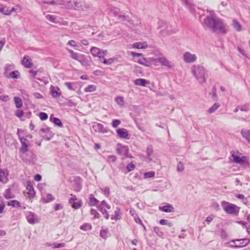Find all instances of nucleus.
Masks as SVG:
<instances>
[{
  "mask_svg": "<svg viewBox=\"0 0 250 250\" xmlns=\"http://www.w3.org/2000/svg\"><path fill=\"white\" fill-rule=\"evenodd\" d=\"M115 101L117 104L120 106L121 107H123L125 104V101L123 97L118 96L116 97L115 99Z\"/></svg>",
  "mask_w": 250,
  "mask_h": 250,
  "instance_id": "72a5a7b5",
  "label": "nucleus"
},
{
  "mask_svg": "<svg viewBox=\"0 0 250 250\" xmlns=\"http://www.w3.org/2000/svg\"><path fill=\"white\" fill-rule=\"evenodd\" d=\"M217 88L215 86H214L212 89V97L215 98H217Z\"/></svg>",
  "mask_w": 250,
  "mask_h": 250,
  "instance_id": "338daca9",
  "label": "nucleus"
},
{
  "mask_svg": "<svg viewBox=\"0 0 250 250\" xmlns=\"http://www.w3.org/2000/svg\"><path fill=\"white\" fill-rule=\"evenodd\" d=\"M220 104L218 103H215L208 110L209 114L214 113L220 106Z\"/></svg>",
  "mask_w": 250,
  "mask_h": 250,
  "instance_id": "473e14b6",
  "label": "nucleus"
},
{
  "mask_svg": "<svg viewBox=\"0 0 250 250\" xmlns=\"http://www.w3.org/2000/svg\"><path fill=\"white\" fill-rule=\"evenodd\" d=\"M102 228H103V227H102ZM108 229L107 228L102 229L100 231V236L102 238L105 240L108 237Z\"/></svg>",
  "mask_w": 250,
  "mask_h": 250,
  "instance_id": "7c9ffc66",
  "label": "nucleus"
},
{
  "mask_svg": "<svg viewBox=\"0 0 250 250\" xmlns=\"http://www.w3.org/2000/svg\"><path fill=\"white\" fill-rule=\"evenodd\" d=\"M98 209L103 215H104V218L106 219L107 220L109 219V215L105 209L103 208V207H101V206H99L98 207Z\"/></svg>",
  "mask_w": 250,
  "mask_h": 250,
  "instance_id": "4c0bfd02",
  "label": "nucleus"
},
{
  "mask_svg": "<svg viewBox=\"0 0 250 250\" xmlns=\"http://www.w3.org/2000/svg\"><path fill=\"white\" fill-rule=\"evenodd\" d=\"M3 196L6 199L13 198L15 197V194L12 192L11 188H8L5 190L3 193Z\"/></svg>",
  "mask_w": 250,
  "mask_h": 250,
  "instance_id": "a878e982",
  "label": "nucleus"
},
{
  "mask_svg": "<svg viewBox=\"0 0 250 250\" xmlns=\"http://www.w3.org/2000/svg\"><path fill=\"white\" fill-rule=\"evenodd\" d=\"M13 67H14V65L12 64H6V65L5 66V69H5L4 74H6L7 73L8 71L13 69Z\"/></svg>",
  "mask_w": 250,
  "mask_h": 250,
  "instance_id": "603ef678",
  "label": "nucleus"
},
{
  "mask_svg": "<svg viewBox=\"0 0 250 250\" xmlns=\"http://www.w3.org/2000/svg\"><path fill=\"white\" fill-rule=\"evenodd\" d=\"M147 159L149 162L152 160V155L153 153V147L151 145H148L147 147L146 150Z\"/></svg>",
  "mask_w": 250,
  "mask_h": 250,
  "instance_id": "5701e85b",
  "label": "nucleus"
},
{
  "mask_svg": "<svg viewBox=\"0 0 250 250\" xmlns=\"http://www.w3.org/2000/svg\"><path fill=\"white\" fill-rule=\"evenodd\" d=\"M21 11V9L20 7L16 6V7H12V8H9V7H4L3 8H0V12L4 15H9L11 14L13 12H19Z\"/></svg>",
  "mask_w": 250,
  "mask_h": 250,
  "instance_id": "1a4fd4ad",
  "label": "nucleus"
},
{
  "mask_svg": "<svg viewBox=\"0 0 250 250\" xmlns=\"http://www.w3.org/2000/svg\"><path fill=\"white\" fill-rule=\"evenodd\" d=\"M149 82L144 79H137L134 82V83L136 85L145 86L146 84H149Z\"/></svg>",
  "mask_w": 250,
  "mask_h": 250,
  "instance_id": "aec40b11",
  "label": "nucleus"
},
{
  "mask_svg": "<svg viewBox=\"0 0 250 250\" xmlns=\"http://www.w3.org/2000/svg\"><path fill=\"white\" fill-rule=\"evenodd\" d=\"M90 213L94 216L95 218H99L101 217L100 213H98L95 209H91L90 210Z\"/></svg>",
  "mask_w": 250,
  "mask_h": 250,
  "instance_id": "de8ad7c7",
  "label": "nucleus"
},
{
  "mask_svg": "<svg viewBox=\"0 0 250 250\" xmlns=\"http://www.w3.org/2000/svg\"><path fill=\"white\" fill-rule=\"evenodd\" d=\"M14 101L17 108H20L22 107V101L20 98L18 97H15L14 98Z\"/></svg>",
  "mask_w": 250,
  "mask_h": 250,
  "instance_id": "f704fd0d",
  "label": "nucleus"
},
{
  "mask_svg": "<svg viewBox=\"0 0 250 250\" xmlns=\"http://www.w3.org/2000/svg\"><path fill=\"white\" fill-rule=\"evenodd\" d=\"M158 62L162 64V65L171 68L173 67V65L171 62H169L165 57H160L158 59Z\"/></svg>",
  "mask_w": 250,
  "mask_h": 250,
  "instance_id": "ddd939ff",
  "label": "nucleus"
},
{
  "mask_svg": "<svg viewBox=\"0 0 250 250\" xmlns=\"http://www.w3.org/2000/svg\"><path fill=\"white\" fill-rule=\"evenodd\" d=\"M232 25L236 31L238 32L242 31V25L236 20H233Z\"/></svg>",
  "mask_w": 250,
  "mask_h": 250,
  "instance_id": "2f4dec72",
  "label": "nucleus"
},
{
  "mask_svg": "<svg viewBox=\"0 0 250 250\" xmlns=\"http://www.w3.org/2000/svg\"><path fill=\"white\" fill-rule=\"evenodd\" d=\"M25 216L28 222L30 224H34L39 222L37 215L33 212L27 211Z\"/></svg>",
  "mask_w": 250,
  "mask_h": 250,
  "instance_id": "6e6552de",
  "label": "nucleus"
},
{
  "mask_svg": "<svg viewBox=\"0 0 250 250\" xmlns=\"http://www.w3.org/2000/svg\"><path fill=\"white\" fill-rule=\"evenodd\" d=\"M241 134L243 137L250 144V130L242 129L241 131Z\"/></svg>",
  "mask_w": 250,
  "mask_h": 250,
  "instance_id": "b1692460",
  "label": "nucleus"
},
{
  "mask_svg": "<svg viewBox=\"0 0 250 250\" xmlns=\"http://www.w3.org/2000/svg\"><path fill=\"white\" fill-rule=\"evenodd\" d=\"M73 84L70 82H66L64 83V85L70 90H75V89L73 87Z\"/></svg>",
  "mask_w": 250,
  "mask_h": 250,
  "instance_id": "5fc2aeb1",
  "label": "nucleus"
},
{
  "mask_svg": "<svg viewBox=\"0 0 250 250\" xmlns=\"http://www.w3.org/2000/svg\"><path fill=\"white\" fill-rule=\"evenodd\" d=\"M239 109L242 111H248L249 110V105L248 104H244L239 107Z\"/></svg>",
  "mask_w": 250,
  "mask_h": 250,
  "instance_id": "864d4df0",
  "label": "nucleus"
},
{
  "mask_svg": "<svg viewBox=\"0 0 250 250\" xmlns=\"http://www.w3.org/2000/svg\"><path fill=\"white\" fill-rule=\"evenodd\" d=\"M96 90V86L93 84L89 85L84 89V91L86 92H92Z\"/></svg>",
  "mask_w": 250,
  "mask_h": 250,
  "instance_id": "ea45409f",
  "label": "nucleus"
},
{
  "mask_svg": "<svg viewBox=\"0 0 250 250\" xmlns=\"http://www.w3.org/2000/svg\"><path fill=\"white\" fill-rule=\"evenodd\" d=\"M133 46L134 47L136 48L142 49L146 48L147 46V44L146 42H144L143 43L136 42L134 43Z\"/></svg>",
  "mask_w": 250,
  "mask_h": 250,
  "instance_id": "e433bc0d",
  "label": "nucleus"
},
{
  "mask_svg": "<svg viewBox=\"0 0 250 250\" xmlns=\"http://www.w3.org/2000/svg\"><path fill=\"white\" fill-rule=\"evenodd\" d=\"M221 205L225 211L228 214L237 215L239 212L240 208L233 204L224 201L222 202Z\"/></svg>",
  "mask_w": 250,
  "mask_h": 250,
  "instance_id": "7ed1b4c3",
  "label": "nucleus"
},
{
  "mask_svg": "<svg viewBox=\"0 0 250 250\" xmlns=\"http://www.w3.org/2000/svg\"><path fill=\"white\" fill-rule=\"evenodd\" d=\"M102 207L103 206L105 207L107 209H110L111 208V206L110 205L107 203V202L105 200H103L101 203V205L99 206Z\"/></svg>",
  "mask_w": 250,
  "mask_h": 250,
  "instance_id": "13d9d810",
  "label": "nucleus"
},
{
  "mask_svg": "<svg viewBox=\"0 0 250 250\" xmlns=\"http://www.w3.org/2000/svg\"><path fill=\"white\" fill-rule=\"evenodd\" d=\"M100 49L96 47H92L90 49V52L94 57H97L98 53L100 52Z\"/></svg>",
  "mask_w": 250,
  "mask_h": 250,
  "instance_id": "a19ab883",
  "label": "nucleus"
},
{
  "mask_svg": "<svg viewBox=\"0 0 250 250\" xmlns=\"http://www.w3.org/2000/svg\"><path fill=\"white\" fill-rule=\"evenodd\" d=\"M67 50L70 54L71 58L75 60L78 61V62L83 55L80 53L75 52L73 50L71 49H67Z\"/></svg>",
  "mask_w": 250,
  "mask_h": 250,
  "instance_id": "412c9836",
  "label": "nucleus"
},
{
  "mask_svg": "<svg viewBox=\"0 0 250 250\" xmlns=\"http://www.w3.org/2000/svg\"><path fill=\"white\" fill-rule=\"evenodd\" d=\"M65 246L64 243H55L54 244V248H59L63 247Z\"/></svg>",
  "mask_w": 250,
  "mask_h": 250,
  "instance_id": "774afa93",
  "label": "nucleus"
},
{
  "mask_svg": "<svg viewBox=\"0 0 250 250\" xmlns=\"http://www.w3.org/2000/svg\"><path fill=\"white\" fill-rule=\"evenodd\" d=\"M177 171L179 172H182L184 169V166L181 162H179L177 166Z\"/></svg>",
  "mask_w": 250,
  "mask_h": 250,
  "instance_id": "052dcab7",
  "label": "nucleus"
},
{
  "mask_svg": "<svg viewBox=\"0 0 250 250\" xmlns=\"http://www.w3.org/2000/svg\"><path fill=\"white\" fill-rule=\"evenodd\" d=\"M192 75L200 83H204L206 82L208 77V71L205 68L199 64L194 65L191 68Z\"/></svg>",
  "mask_w": 250,
  "mask_h": 250,
  "instance_id": "f03ea898",
  "label": "nucleus"
},
{
  "mask_svg": "<svg viewBox=\"0 0 250 250\" xmlns=\"http://www.w3.org/2000/svg\"><path fill=\"white\" fill-rule=\"evenodd\" d=\"M50 90L52 96L54 98H58L61 94V92L60 91V89L58 87L51 85Z\"/></svg>",
  "mask_w": 250,
  "mask_h": 250,
  "instance_id": "6ab92c4d",
  "label": "nucleus"
},
{
  "mask_svg": "<svg viewBox=\"0 0 250 250\" xmlns=\"http://www.w3.org/2000/svg\"><path fill=\"white\" fill-rule=\"evenodd\" d=\"M153 230L159 237H162L164 235L163 232H162L160 228L158 227H154L153 228Z\"/></svg>",
  "mask_w": 250,
  "mask_h": 250,
  "instance_id": "a18cd8bd",
  "label": "nucleus"
},
{
  "mask_svg": "<svg viewBox=\"0 0 250 250\" xmlns=\"http://www.w3.org/2000/svg\"><path fill=\"white\" fill-rule=\"evenodd\" d=\"M7 77L13 79H17L19 77V72L18 71H12Z\"/></svg>",
  "mask_w": 250,
  "mask_h": 250,
  "instance_id": "c03bdc74",
  "label": "nucleus"
},
{
  "mask_svg": "<svg viewBox=\"0 0 250 250\" xmlns=\"http://www.w3.org/2000/svg\"><path fill=\"white\" fill-rule=\"evenodd\" d=\"M155 175V172L154 171H149L146 172L144 173V178H152Z\"/></svg>",
  "mask_w": 250,
  "mask_h": 250,
  "instance_id": "49530a36",
  "label": "nucleus"
},
{
  "mask_svg": "<svg viewBox=\"0 0 250 250\" xmlns=\"http://www.w3.org/2000/svg\"><path fill=\"white\" fill-rule=\"evenodd\" d=\"M122 212L119 208L116 207L114 211V215L111 216V219L113 220H119L121 219Z\"/></svg>",
  "mask_w": 250,
  "mask_h": 250,
  "instance_id": "a211bd4d",
  "label": "nucleus"
},
{
  "mask_svg": "<svg viewBox=\"0 0 250 250\" xmlns=\"http://www.w3.org/2000/svg\"><path fill=\"white\" fill-rule=\"evenodd\" d=\"M116 151L117 154L120 155H123L126 157H129V148L127 146L118 144L117 146Z\"/></svg>",
  "mask_w": 250,
  "mask_h": 250,
  "instance_id": "423d86ee",
  "label": "nucleus"
},
{
  "mask_svg": "<svg viewBox=\"0 0 250 250\" xmlns=\"http://www.w3.org/2000/svg\"><path fill=\"white\" fill-rule=\"evenodd\" d=\"M92 128L96 132L105 133L108 132V129L104 128V126L100 123L93 125Z\"/></svg>",
  "mask_w": 250,
  "mask_h": 250,
  "instance_id": "f8f14e48",
  "label": "nucleus"
},
{
  "mask_svg": "<svg viewBox=\"0 0 250 250\" xmlns=\"http://www.w3.org/2000/svg\"><path fill=\"white\" fill-rule=\"evenodd\" d=\"M89 205L90 206H96L99 203V201L97 200L94 196L93 194H90L89 195Z\"/></svg>",
  "mask_w": 250,
  "mask_h": 250,
  "instance_id": "bb28decb",
  "label": "nucleus"
},
{
  "mask_svg": "<svg viewBox=\"0 0 250 250\" xmlns=\"http://www.w3.org/2000/svg\"><path fill=\"white\" fill-rule=\"evenodd\" d=\"M135 165L131 163L129 164L126 167L128 172L133 170L135 168Z\"/></svg>",
  "mask_w": 250,
  "mask_h": 250,
  "instance_id": "680f3d73",
  "label": "nucleus"
},
{
  "mask_svg": "<svg viewBox=\"0 0 250 250\" xmlns=\"http://www.w3.org/2000/svg\"><path fill=\"white\" fill-rule=\"evenodd\" d=\"M185 5L189 9L192 13H194L195 12V6L192 3V1H185Z\"/></svg>",
  "mask_w": 250,
  "mask_h": 250,
  "instance_id": "c85d7f7f",
  "label": "nucleus"
},
{
  "mask_svg": "<svg viewBox=\"0 0 250 250\" xmlns=\"http://www.w3.org/2000/svg\"><path fill=\"white\" fill-rule=\"evenodd\" d=\"M50 120L54 123V124L60 127H62V124L61 121L58 118L53 117V115H51L50 117Z\"/></svg>",
  "mask_w": 250,
  "mask_h": 250,
  "instance_id": "c756f323",
  "label": "nucleus"
},
{
  "mask_svg": "<svg viewBox=\"0 0 250 250\" xmlns=\"http://www.w3.org/2000/svg\"><path fill=\"white\" fill-rule=\"evenodd\" d=\"M79 62L84 66H88L90 65V61L84 55H83Z\"/></svg>",
  "mask_w": 250,
  "mask_h": 250,
  "instance_id": "4be33fe9",
  "label": "nucleus"
},
{
  "mask_svg": "<svg viewBox=\"0 0 250 250\" xmlns=\"http://www.w3.org/2000/svg\"><path fill=\"white\" fill-rule=\"evenodd\" d=\"M204 26H206L213 32L219 31L223 34L227 33V24L219 18L206 17L204 20Z\"/></svg>",
  "mask_w": 250,
  "mask_h": 250,
  "instance_id": "f257e3e1",
  "label": "nucleus"
},
{
  "mask_svg": "<svg viewBox=\"0 0 250 250\" xmlns=\"http://www.w3.org/2000/svg\"><path fill=\"white\" fill-rule=\"evenodd\" d=\"M103 193L106 196L108 197L110 193V189L109 187H106L103 189Z\"/></svg>",
  "mask_w": 250,
  "mask_h": 250,
  "instance_id": "bf43d9fd",
  "label": "nucleus"
},
{
  "mask_svg": "<svg viewBox=\"0 0 250 250\" xmlns=\"http://www.w3.org/2000/svg\"><path fill=\"white\" fill-rule=\"evenodd\" d=\"M55 199V198L50 193L47 194L42 196V200L43 203H48L52 201Z\"/></svg>",
  "mask_w": 250,
  "mask_h": 250,
  "instance_id": "cd10ccee",
  "label": "nucleus"
},
{
  "mask_svg": "<svg viewBox=\"0 0 250 250\" xmlns=\"http://www.w3.org/2000/svg\"><path fill=\"white\" fill-rule=\"evenodd\" d=\"M39 117L41 120H46L48 118V115L44 112H41L39 114Z\"/></svg>",
  "mask_w": 250,
  "mask_h": 250,
  "instance_id": "3c124183",
  "label": "nucleus"
},
{
  "mask_svg": "<svg viewBox=\"0 0 250 250\" xmlns=\"http://www.w3.org/2000/svg\"><path fill=\"white\" fill-rule=\"evenodd\" d=\"M22 64L26 68H31L33 65L32 59L28 56H24L22 60Z\"/></svg>",
  "mask_w": 250,
  "mask_h": 250,
  "instance_id": "2eb2a0df",
  "label": "nucleus"
},
{
  "mask_svg": "<svg viewBox=\"0 0 250 250\" xmlns=\"http://www.w3.org/2000/svg\"><path fill=\"white\" fill-rule=\"evenodd\" d=\"M111 124L113 127L116 128L121 124V121L118 119H114L112 121Z\"/></svg>",
  "mask_w": 250,
  "mask_h": 250,
  "instance_id": "8fccbe9b",
  "label": "nucleus"
},
{
  "mask_svg": "<svg viewBox=\"0 0 250 250\" xmlns=\"http://www.w3.org/2000/svg\"><path fill=\"white\" fill-rule=\"evenodd\" d=\"M117 158L115 155H110L108 157L107 160L109 162L114 163L116 161Z\"/></svg>",
  "mask_w": 250,
  "mask_h": 250,
  "instance_id": "e2e57ef3",
  "label": "nucleus"
},
{
  "mask_svg": "<svg viewBox=\"0 0 250 250\" xmlns=\"http://www.w3.org/2000/svg\"><path fill=\"white\" fill-rule=\"evenodd\" d=\"M46 19L51 22L57 23L58 22L57 18L55 16L47 15L45 16Z\"/></svg>",
  "mask_w": 250,
  "mask_h": 250,
  "instance_id": "37998d69",
  "label": "nucleus"
},
{
  "mask_svg": "<svg viewBox=\"0 0 250 250\" xmlns=\"http://www.w3.org/2000/svg\"><path fill=\"white\" fill-rule=\"evenodd\" d=\"M114 61V60L113 58H110L107 60L104 59L103 62L104 64L109 65V64H110L112 63H113Z\"/></svg>",
  "mask_w": 250,
  "mask_h": 250,
  "instance_id": "4d7b16f0",
  "label": "nucleus"
},
{
  "mask_svg": "<svg viewBox=\"0 0 250 250\" xmlns=\"http://www.w3.org/2000/svg\"><path fill=\"white\" fill-rule=\"evenodd\" d=\"M184 61L188 63L194 62L197 60V56L194 54H191L189 52L187 51L183 54Z\"/></svg>",
  "mask_w": 250,
  "mask_h": 250,
  "instance_id": "0eeeda50",
  "label": "nucleus"
},
{
  "mask_svg": "<svg viewBox=\"0 0 250 250\" xmlns=\"http://www.w3.org/2000/svg\"><path fill=\"white\" fill-rule=\"evenodd\" d=\"M67 44L70 45L71 46L74 47H78V45L77 44L76 42L75 41H74V40H70V41H69L67 42Z\"/></svg>",
  "mask_w": 250,
  "mask_h": 250,
  "instance_id": "69168bd1",
  "label": "nucleus"
},
{
  "mask_svg": "<svg viewBox=\"0 0 250 250\" xmlns=\"http://www.w3.org/2000/svg\"><path fill=\"white\" fill-rule=\"evenodd\" d=\"M7 206L13 207H21V203L17 200H11L7 202Z\"/></svg>",
  "mask_w": 250,
  "mask_h": 250,
  "instance_id": "c9c22d12",
  "label": "nucleus"
},
{
  "mask_svg": "<svg viewBox=\"0 0 250 250\" xmlns=\"http://www.w3.org/2000/svg\"><path fill=\"white\" fill-rule=\"evenodd\" d=\"M138 62L140 64L146 66H149L150 65V62L145 58H140L138 60Z\"/></svg>",
  "mask_w": 250,
  "mask_h": 250,
  "instance_id": "58836bf2",
  "label": "nucleus"
},
{
  "mask_svg": "<svg viewBox=\"0 0 250 250\" xmlns=\"http://www.w3.org/2000/svg\"><path fill=\"white\" fill-rule=\"evenodd\" d=\"M80 229L82 230H83L84 231H87V230L91 229L92 226L90 224L85 223L80 227Z\"/></svg>",
  "mask_w": 250,
  "mask_h": 250,
  "instance_id": "79ce46f5",
  "label": "nucleus"
},
{
  "mask_svg": "<svg viewBox=\"0 0 250 250\" xmlns=\"http://www.w3.org/2000/svg\"><path fill=\"white\" fill-rule=\"evenodd\" d=\"M28 150V145L27 143H22L21 144V147L20 149V152L22 154L21 158L23 161L26 162H31L34 161V159L35 157V155L34 154L33 151H29L28 152V154L31 155V157L30 158H26L24 157V155L26 154V153Z\"/></svg>",
  "mask_w": 250,
  "mask_h": 250,
  "instance_id": "20e7f679",
  "label": "nucleus"
},
{
  "mask_svg": "<svg viewBox=\"0 0 250 250\" xmlns=\"http://www.w3.org/2000/svg\"><path fill=\"white\" fill-rule=\"evenodd\" d=\"M24 112L22 110H17L15 112V115L18 118H21L23 116Z\"/></svg>",
  "mask_w": 250,
  "mask_h": 250,
  "instance_id": "6e6d98bb",
  "label": "nucleus"
},
{
  "mask_svg": "<svg viewBox=\"0 0 250 250\" xmlns=\"http://www.w3.org/2000/svg\"><path fill=\"white\" fill-rule=\"evenodd\" d=\"M118 136L121 138L129 139V136L128 131L124 128H119L116 130Z\"/></svg>",
  "mask_w": 250,
  "mask_h": 250,
  "instance_id": "9b49d317",
  "label": "nucleus"
},
{
  "mask_svg": "<svg viewBox=\"0 0 250 250\" xmlns=\"http://www.w3.org/2000/svg\"><path fill=\"white\" fill-rule=\"evenodd\" d=\"M8 175V172L7 169H0V181L6 183L7 180V177Z\"/></svg>",
  "mask_w": 250,
  "mask_h": 250,
  "instance_id": "dca6fc26",
  "label": "nucleus"
},
{
  "mask_svg": "<svg viewBox=\"0 0 250 250\" xmlns=\"http://www.w3.org/2000/svg\"><path fill=\"white\" fill-rule=\"evenodd\" d=\"M71 198L69 200V203L71 205V207L75 209H78L80 208L83 205L82 200L77 198L76 196L73 194H70Z\"/></svg>",
  "mask_w": 250,
  "mask_h": 250,
  "instance_id": "39448f33",
  "label": "nucleus"
},
{
  "mask_svg": "<svg viewBox=\"0 0 250 250\" xmlns=\"http://www.w3.org/2000/svg\"><path fill=\"white\" fill-rule=\"evenodd\" d=\"M129 213L131 215V216H132L134 217V219H135L136 222L138 224H141L143 227L144 229H146V228H145V226L144 225L142 221L139 218L138 214L136 213L135 210L134 209H130L129 211Z\"/></svg>",
  "mask_w": 250,
  "mask_h": 250,
  "instance_id": "f3484780",
  "label": "nucleus"
},
{
  "mask_svg": "<svg viewBox=\"0 0 250 250\" xmlns=\"http://www.w3.org/2000/svg\"><path fill=\"white\" fill-rule=\"evenodd\" d=\"M161 210L166 212H171L174 211V208L171 205L168 204L167 205L159 207Z\"/></svg>",
  "mask_w": 250,
  "mask_h": 250,
  "instance_id": "393cba45",
  "label": "nucleus"
},
{
  "mask_svg": "<svg viewBox=\"0 0 250 250\" xmlns=\"http://www.w3.org/2000/svg\"><path fill=\"white\" fill-rule=\"evenodd\" d=\"M233 242L235 244V247L241 248L248 245L250 243V239L248 238L236 239Z\"/></svg>",
  "mask_w": 250,
  "mask_h": 250,
  "instance_id": "9d476101",
  "label": "nucleus"
},
{
  "mask_svg": "<svg viewBox=\"0 0 250 250\" xmlns=\"http://www.w3.org/2000/svg\"><path fill=\"white\" fill-rule=\"evenodd\" d=\"M28 194L30 197L33 198L34 197V196L35 195V193L34 190V188L32 187H30Z\"/></svg>",
  "mask_w": 250,
  "mask_h": 250,
  "instance_id": "0e129e2a",
  "label": "nucleus"
},
{
  "mask_svg": "<svg viewBox=\"0 0 250 250\" xmlns=\"http://www.w3.org/2000/svg\"><path fill=\"white\" fill-rule=\"evenodd\" d=\"M107 53V50H103L100 49V52L98 53V55L97 56V57L100 58H104V56L106 55Z\"/></svg>",
  "mask_w": 250,
  "mask_h": 250,
  "instance_id": "09e8293b",
  "label": "nucleus"
},
{
  "mask_svg": "<svg viewBox=\"0 0 250 250\" xmlns=\"http://www.w3.org/2000/svg\"><path fill=\"white\" fill-rule=\"evenodd\" d=\"M231 156L233 158V162L235 163L243 165L247 162V158L246 157H240L235 154V152L232 153Z\"/></svg>",
  "mask_w": 250,
  "mask_h": 250,
  "instance_id": "4468645a",
  "label": "nucleus"
}]
</instances>
